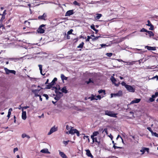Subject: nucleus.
Instances as JSON below:
<instances>
[{
	"label": "nucleus",
	"instance_id": "obj_1",
	"mask_svg": "<svg viewBox=\"0 0 158 158\" xmlns=\"http://www.w3.org/2000/svg\"><path fill=\"white\" fill-rule=\"evenodd\" d=\"M66 133L67 134H71L72 135H73L75 133H76L78 136H79L80 135L79 131L76 129H73V127H71L69 131L66 132Z\"/></svg>",
	"mask_w": 158,
	"mask_h": 158
},
{
	"label": "nucleus",
	"instance_id": "obj_2",
	"mask_svg": "<svg viewBox=\"0 0 158 158\" xmlns=\"http://www.w3.org/2000/svg\"><path fill=\"white\" fill-rule=\"evenodd\" d=\"M56 90L55 92L56 94V96L55 97V99L57 100H59L63 96V94L62 93L58 91V89L56 87H54Z\"/></svg>",
	"mask_w": 158,
	"mask_h": 158
},
{
	"label": "nucleus",
	"instance_id": "obj_3",
	"mask_svg": "<svg viewBox=\"0 0 158 158\" xmlns=\"http://www.w3.org/2000/svg\"><path fill=\"white\" fill-rule=\"evenodd\" d=\"M105 114L111 117L116 118L117 114L114 113L112 111L106 110L105 111Z\"/></svg>",
	"mask_w": 158,
	"mask_h": 158
},
{
	"label": "nucleus",
	"instance_id": "obj_4",
	"mask_svg": "<svg viewBox=\"0 0 158 158\" xmlns=\"http://www.w3.org/2000/svg\"><path fill=\"white\" fill-rule=\"evenodd\" d=\"M102 95H98L97 96L94 95L93 94H92L91 96L88 98V99H90L91 101H92L94 100H100L102 98Z\"/></svg>",
	"mask_w": 158,
	"mask_h": 158
},
{
	"label": "nucleus",
	"instance_id": "obj_5",
	"mask_svg": "<svg viewBox=\"0 0 158 158\" xmlns=\"http://www.w3.org/2000/svg\"><path fill=\"white\" fill-rule=\"evenodd\" d=\"M41 89H42V88H40V89H32V92L35 94V96H39L41 94V93L40 92V90Z\"/></svg>",
	"mask_w": 158,
	"mask_h": 158
},
{
	"label": "nucleus",
	"instance_id": "obj_6",
	"mask_svg": "<svg viewBox=\"0 0 158 158\" xmlns=\"http://www.w3.org/2000/svg\"><path fill=\"white\" fill-rule=\"evenodd\" d=\"M57 80V79L56 78H54L52 81L49 84L46 86L47 87L45 88L46 89H49L52 87V86L54 85L55 82Z\"/></svg>",
	"mask_w": 158,
	"mask_h": 158
},
{
	"label": "nucleus",
	"instance_id": "obj_7",
	"mask_svg": "<svg viewBox=\"0 0 158 158\" xmlns=\"http://www.w3.org/2000/svg\"><path fill=\"white\" fill-rule=\"evenodd\" d=\"M126 88L127 90L130 92H134L135 91V87L134 86H132L129 85H126Z\"/></svg>",
	"mask_w": 158,
	"mask_h": 158
},
{
	"label": "nucleus",
	"instance_id": "obj_8",
	"mask_svg": "<svg viewBox=\"0 0 158 158\" xmlns=\"http://www.w3.org/2000/svg\"><path fill=\"white\" fill-rule=\"evenodd\" d=\"M57 130V127H56L55 126H54L51 129L49 132L48 133V135H50L56 131Z\"/></svg>",
	"mask_w": 158,
	"mask_h": 158
},
{
	"label": "nucleus",
	"instance_id": "obj_9",
	"mask_svg": "<svg viewBox=\"0 0 158 158\" xmlns=\"http://www.w3.org/2000/svg\"><path fill=\"white\" fill-rule=\"evenodd\" d=\"M4 69L6 73L7 74H8L10 73H12L14 74H15L16 72L15 70H10L6 68H4Z\"/></svg>",
	"mask_w": 158,
	"mask_h": 158
},
{
	"label": "nucleus",
	"instance_id": "obj_10",
	"mask_svg": "<svg viewBox=\"0 0 158 158\" xmlns=\"http://www.w3.org/2000/svg\"><path fill=\"white\" fill-rule=\"evenodd\" d=\"M141 101L140 98H135L134 99L132 100L130 103L128 105V106L129 105L132 104L134 103H139Z\"/></svg>",
	"mask_w": 158,
	"mask_h": 158
},
{
	"label": "nucleus",
	"instance_id": "obj_11",
	"mask_svg": "<svg viewBox=\"0 0 158 158\" xmlns=\"http://www.w3.org/2000/svg\"><path fill=\"white\" fill-rule=\"evenodd\" d=\"M110 80L113 84H114V85L116 86H118L120 84V82H118V83L116 84L115 82L116 81V79L113 77L112 76L110 78Z\"/></svg>",
	"mask_w": 158,
	"mask_h": 158
},
{
	"label": "nucleus",
	"instance_id": "obj_12",
	"mask_svg": "<svg viewBox=\"0 0 158 158\" xmlns=\"http://www.w3.org/2000/svg\"><path fill=\"white\" fill-rule=\"evenodd\" d=\"M74 12L73 10H69L67 11L65 14V16H70L73 15Z\"/></svg>",
	"mask_w": 158,
	"mask_h": 158
},
{
	"label": "nucleus",
	"instance_id": "obj_13",
	"mask_svg": "<svg viewBox=\"0 0 158 158\" xmlns=\"http://www.w3.org/2000/svg\"><path fill=\"white\" fill-rule=\"evenodd\" d=\"M149 148H148L144 147L142 148L140 150V152H141V154H143L145 152H147L148 153L149 151Z\"/></svg>",
	"mask_w": 158,
	"mask_h": 158
},
{
	"label": "nucleus",
	"instance_id": "obj_14",
	"mask_svg": "<svg viewBox=\"0 0 158 158\" xmlns=\"http://www.w3.org/2000/svg\"><path fill=\"white\" fill-rule=\"evenodd\" d=\"M22 118L23 120H25L27 118V114L26 111L22 110Z\"/></svg>",
	"mask_w": 158,
	"mask_h": 158
},
{
	"label": "nucleus",
	"instance_id": "obj_15",
	"mask_svg": "<svg viewBox=\"0 0 158 158\" xmlns=\"http://www.w3.org/2000/svg\"><path fill=\"white\" fill-rule=\"evenodd\" d=\"M148 24H146V25L150 27V28H149V30H152L154 29V26L151 23L149 20H148L147 21Z\"/></svg>",
	"mask_w": 158,
	"mask_h": 158
},
{
	"label": "nucleus",
	"instance_id": "obj_16",
	"mask_svg": "<svg viewBox=\"0 0 158 158\" xmlns=\"http://www.w3.org/2000/svg\"><path fill=\"white\" fill-rule=\"evenodd\" d=\"M46 15L45 13H44L42 15L39 16L38 17V18L39 19H42L44 20H45L46 19Z\"/></svg>",
	"mask_w": 158,
	"mask_h": 158
},
{
	"label": "nucleus",
	"instance_id": "obj_17",
	"mask_svg": "<svg viewBox=\"0 0 158 158\" xmlns=\"http://www.w3.org/2000/svg\"><path fill=\"white\" fill-rule=\"evenodd\" d=\"M145 48H146L148 50H156V48L155 47H152L146 46H145Z\"/></svg>",
	"mask_w": 158,
	"mask_h": 158
},
{
	"label": "nucleus",
	"instance_id": "obj_18",
	"mask_svg": "<svg viewBox=\"0 0 158 158\" xmlns=\"http://www.w3.org/2000/svg\"><path fill=\"white\" fill-rule=\"evenodd\" d=\"M40 152L44 153H50V152L48 151V150L47 148L43 149L40 151Z\"/></svg>",
	"mask_w": 158,
	"mask_h": 158
},
{
	"label": "nucleus",
	"instance_id": "obj_19",
	"mask_svg": "<svg viewBox=\"0 0 158 158\" xmlns=\"http://www.w3.org/2000/svg\"><path fill=\"white\" fill-rule=\"evenodd\" d=\"M58 90H60L62 92L64 93L65 94H66L67 92V89L66 87H64L61 89H60V88L59 87L58 89Z\"/></svg>",
	"mask_w": 158,
	"mask_h": 158
},
{
	"label": "nucleus",
	"instance_id": "obj_20",
	"mask_svg": "<svg viewBox=\"0 0 158 158\" xmlns=\"http://www.w3.org/2000/svg\"><path fill=\"white\" fill-rule=\"evenodd\" d=\"M99 94H100L102 93L103 94L102 95V97H103L106 94L105 90L101 89L98 91Z\"/></svg>",
	"mask_w": 158,
	"mask_h": 158
},
{
	"label": "nucleus",
	"instance_id": "obj_21",
	"mask_svg": "<svg viewBox=\"0 0 158 158\" xmlns=\"http://www.w3.org/2000/svg\"><path fill=\"white\" fill-rule=\"evenodd\" d=\"M86 154L89 157H93V156L91 154L90 151L89 150H86Z\"/></svg>",
	"mask_w": 158,
	"mask_h": 158
},
{
	"label": "nucleus",
	"instance_id": "obj_22",
	"mask_svg": "<svg viewBox=\"0 0 158 158\" xmlns=\"http://www.w3.org/2000/svg\"><path fill=\"white\" fill-rule=\"evenodd\" d=\"M21 137L23 139L25 137L28 138V139H29L30 138V137L29 136L27 135L25 133H23L21 135Z\"/></svg>",
	"mask_w": 158,
	"mask_h": 158
},
{
	"label": "nucleus",
	"instance_id": "obj_23",
	"mask_svg": "<svg viewBox=\"0 0 158 158\" xmlns=\"http://www.w3.org/2000/svg\"><path fill=\"white\" fill-rule=\"evenodd\" d=\"M38 33H43L44 32V29L41 28V27H39L37 30Z\"/></svg>",
	"mask_w": 158,
	"mask_h": 158
},
{
	"label": "nucleus",
	"instance_id": "obj_24",
	"mask_svg": "<svg viewBox=\"0 0 158 158\" xmlns=\"http://www.w3.org/2000/svg\"><path fill=\"white\" fill-rule=\"evenodd\" d=\"M147 33H146V35H147L148 34L149 35L150 37H151L152 36H153L154 35V34L152 31H148Z\"/></svg>",
	"mask_w": 158,
	"mask_h": 158
},
{
	"label": "nucleus",
	"instance_id": "obj_25",
	"mask_svg": "<svg viewBox=\"0 0 158 158\" xmlns=\"http://www.w3.org/2000/svg\"><path fill=\"white\" fill-rule=\"evenodd\" d=\"M99 134V132L98 131H94L92 135L91 136V138H93L98 135Z\"/></svg>",
	"mask_w": 158,
	"mask_h": 158
},
{
	"label": "nucleus",
	"instance_id": "obj_26",
	"mask_svg": "<svg viewBox=\"0 0 158 158\" xmlns=\"http://www.w3.org/2000/svg\"><path fill=\"white\" fill-rule=\"evenodd\" d=\"M38 66L39 67V69L40 71V73L43 75H44L45 74V73H42V65L39 64Z\"/></svg>",
	"mask_w": 158,
	"mask_h": 158
},
{
	"label": "nucleus",
	"instance_id": "obj_27",
	"mask_svg": "<svg viewBox=\"0 0 158 158\" xmlns=\"http://www.w3.org/2000/svg\"><path fill=\"white\" fill-rule=\"evenodd\" d=\"M59 151V154L63 158H66V156L65 155L63 152H61L60 151Z\"/></svg>",
	"mask_w": 158,
	"mask_h": 158
},
{
	"label": "nucleus",
	"instance_id": "obj_28",
	"mask_svg": "<svg viewBox=\"0 0 158 158\" xmlns=\"http://www.w3.org/2000/svg\"><path fill=\"white\" fill-rule=\"evenodd\" d=\"M115 94L116 96H120L122 94V92L120 90L118 92V93Z\"/></svg>",
	"mask_w": 158,
	"mask_h": 158
},
{
	"label": "nucleus",
	"instance_id": "obj_29",
	"mask_svg": "<svg viewBox=\"0 0 158 158\" xmlns=\"http://www.w3.org/2000/svg\"><path fill=\"white\" fill-rule=\"evenodd\" d=\"M61 78L62 80H67V77H65L63 74H61Z\"/></svg>",
	"mask_w": 158,
	"mask_h": 158
},
{
	"label": "nucleus",
	"instance_id": "obj_30",
	"mask_svg": "<svg viewBox=\"0 0 158 158\" xmlns=\"http://www.w3.org/2000/svg\"><path fill=\"white\" fill-rule=\"evenodd\" d=\"M102 16V15L100 14H97L95 17L96 19H99Z\"/></svg>",
	"mask_w": 158,
	"mask_h": 158
},
{
	"label": "nucleus",
	"instance_id": "obj_31",
	"mask_svg": "<svg viewBox=\"0 0 158 158\" xmlns=\"http://www.w3.org/2000/svg\"><path fill=\"white\" fill-rule=\"evenodd\" d=\"M92 139L93 143H94L95 142H98V140L97 137H93V138H91Z\"/></svg>",
	"mask_w": 158,
	"mask_h": 158
},
{
	"label": "nucleus",
	"instance_id": "obj_32",
	"mask_svg": "<svg viewBox=\"0 0 158 158\" xmlns=\"http://www.w3.org/2000/svg\"><path fill=\"white\" fill-rule=\"evenodd\" d=\"M73 4L76 6H80L81 5V4L79 3H78L77 1H75L73 2Z\"/></svg>",
	"mask_w": 158,
	"mask_h": 158
},
{
	"label": "nucleus",
	"instance_id": "obj_33",
	"mask_svg": "<svg viewBox=\"0 0 158 158\" xmlns=\"http://www.w3.org/2000/svg\"><path fill=\"white\" fill-rule=\"evenodd\" d=\"M158 96V92H156L155 93V95H152V97L154 99V98H156Z\"/></svg>",
	"mask_w": 158,
	"mask_h": 158
},
{
	"label": "nucleus",
	"instance_id": "obj_34",
	"mask_svg": "<svg viewBox=\"0 0 158 158\" xmlns=\"http://www.w3.org/2000/svg\"><path fill=\"white\" fill-rule=\"evenodd\" d=\"M84 44V43L83 42H81V44H80L78 46H77L78 48H82L83 45Z\"/></svg>",
	"mask_w": 158,
	"mask_h": 158
},
{
	"label": "nucleus",
	"instance_id": "obj_35",
	"mask_svg": "<svg viewBox=\"0 0 158 158\" xmlns=\"http://www.w3.org/2000/svg\"><path fill=\"white\" fill-rule=\"evenodd\" d=\"M85 2L87 3L94 4V2L93 1H90V0H86Z\"/></svg>",
	"mask_w": 158,
	"mask_h": 158
},
{
	"label": "nucleus",
	"instance_id": "obj_36",
	"mask_svg": "<svg viewBox=\"0 0 158 158\" xmlns=\"http://www.w3.org/2000/svg\"><path fill=\"white\" fill-rule=\"evenodd\" d=\"M152 135L158 137V134L156 132H153L152 133Z\"/></svg>",
	"mask_w": 158,
	"mask_h": 158
},
{
	"label": "nucleus",
	"instance_id": "obj_37",
	"mask_svg": "<svg viewBox=\"0 0 158 158\" xmlns=\"http://www.w3.org/2000/svg\"><path fill=\"white\" fill-rule=\"evenodd\" d=\"M121 85H122V86H124L125 87V88L126 87V85H128L127 84H126V83L124 81H123L121 83Z\"/></svg>",
	"mask_w": 158,
	"mask_h": 158
},
{
	"label": "nucleus",
	"instance_id": "obj_38",
	"mask_svg": "<svg viewBox=\"0 0 158 158\" xmlns=\"http://www.w3.org/2000/svg\"><path fill=\"white\" fill-rule=\"evenodd\" d=\"M73 30L72 29H70L69 31L67 32V35H69L72 34Z\"/></svg>",
	"mask_w": 158,
	"mask_h": 158
},
{
	"label": "nucleus",
	"instance_id": "obj_39",
	"mask_svg": "<svg viewBox=\"0 0 158 158\" xmlns=\"http://www.w3.org/2000/svg\"><path fill=\"white\" fill-rule=\"evenodd\" d=\"M24 23L25 24V25L27 26H29L30 24V22H28L27 21H26L24 22Z\"/></svg>",
	"mask_w": 158,
	"mask_h": 158
},
{
	"label": "nucleus",
	"instance_id": "obj_40",
	"mask_svg": "<svg viewBox=\"0 0 158 158\" xmlns=\"http://www.w3.org/2000/svg\"><path fill=\"white\" fill-rule=\"evenodd\" d=\"M140 31L141 32H147L148 30L144 28H143L140 30Z\"/></svg>",
	"mask_w": 158,
	"mask_h": 158
},
{
	"label": "nucleus",
	"instance_id": "obj_41",
	"mask_svg": "<svg viewBox=\"0 0 158 158\" xmlns=\"http://www.w3.org/2000/svg\"><path fill=\"white\" fill-rule=\"evenodd\" d=\"M69 140H68L67 141H63V143L65 145V146H66L68 144L69 142Z\"/></svg>",
	"mask_w": 158,
	"mask_h": 158
},
{
	"label": "nucleus",
	"instance_id": "obj_42",
	"mask_svg": "<svg viewBox=\"0 0 158 158\" xmlns=\"http://www.w3.org/2000/svg\"><path fill=\"white\" fill-rule=\"evenodd\" d=\"M100 45L101 46V48H105L106 47L108 46V45H106L105 44H101Z\"/></svg>",
	"mask_w": 158,
	"mask_h": 158
},
{
	"label": "nucleus",
	"instance_id": "obj_43",
	"mask_svg": "<svg viewBox=\"0 0 158 158\" xmlns=\"http://www.w3.org/2000/svg\"><path fill=\"white\" fill-rule=\"evenodd\" d=\"M113 54L111 53H106V55L109 57H110Z\"/></svg>",
	"mask_w": 158,
	"mask_h": 158
},
{
	"label": "nucleus",
	"instance_id": "obj_44",
	"mask_svg": "<svg viewBox=\"0 0 158 158\" xmlns=\"http://www.w3.org/2000/svg\"><path fill=\"white\" fill-rule=\"evenodd\" d=\"M134 62L132 61V62H127L126 63H127V64L128 65H132L134 64Z\"/></svg>",
	"mask_w": 158,
	"mask_h": 158
},
{
	"label": "nucleus",
	"instance_id": "obj_45",
	"mask_svg": "<svg viewBox=\"0 0 158 158\" xmlns=\"http://www.w3.org/2000/svg\"><path fill=\"white\" fill-rule=\"evenodd\" d=\"M71 127H73L71 126H69L68 125H66V129L68 130H70V129L71 128Z\"/></svg>",
	"mask_w": 158,
	"mask_h": 158
},
{
	"label": "nucleus",
	"instance_id": "obj_46",
	"mask_svg": "<svg viewBox=\"0 0 158 158\" xmlns=\"http://www.w3.org/2000/svg\"><path fill=\"white\" fill-rule=\"evenodd\" d=\"M2 17L0 20V21H3L5 19V16H4V15H2Z\"/></svg>",
	"mask_w": 158,
	"mask_h": 158
},
{
	"label": "nucleus",
	"instance_id": "obj_47",
	"mask_svg": "<svg viewBox=\"0 0 158 158\" xmlns=\"http://www.w3.org/2000/svg\"><path fill=\"white\" fill-rule=\"evenodd\" d=\"M113 147L114 148V149H116V148H122V147L116 146L115 145H113Z\"/></svg>",
	"mask_w": 158,
	"mask_h": 158
},
{
	"label": "nucleus",
	"instance_id": "obj_48",
	"mask_svg": "<svg viewBox=\"0 0 158 158\" xmlns=\"http://www.w3.org/2000/svg\"><path fill=\"white\" fill-rule=\"evenodd\" d=\"M43 96H44V97H45L46 98V99L47 100H48V95L47 94H44L43 95Z\"/></svg>",
	"mask_w": 158,
	"mask_h": 158
},
{
	"label": "nucleus",
	"instance_id": "obj_49",
	"mask_svg": "<svg viewBox=\"0 0 158 158\" xmlns=\"http://www.w3.org/2000/svg\"><path fill=\"white\" fill-rule=\"evenodd\" d=\"M105 132L106 134H108V132H107V128H105L103 130V131L102 132Z\"/></svg>",
	"mask_w": 158,
	"mask_h": 158
},
{
	"label": "nucleus",
	"instance_id": "obj_50",
	"mask_svg": "<svg viewBox=\"0 0 158 158\" xmlns=\"http://www.w3.org/2000/svg\"><path fill=\"white\" fill-rule=\"evenodd\" d=\"M18 148H15L14 149V152L15 153L16 152H17L18 151Z\"/></svg>",
	"mask_w": 158,
	"mask_h": 158
},
{
	"label": "nucleus",
	"instance_id": "obj_51",
	"mask_svg": "<svg viewBox=\"0 0 158 158\" xmlns=\"http://www.w3.org/2000/svg\"><path fill=\"white\" fill-rule=\"evenodd\" d=\"M147 129L148 130L151 132V134L153 132L152 131V129H151V128L150 127H148L147 128Z\"/></svg>",
	"mask_w": 158,
	"mask_h": 158
},
{
	"label": "nucleus",
	"instance_id": "obj_52",
	"mask_svg": "<svg viewBox=\"0 0 158 158\" xmlns=\"http://www.w3.org/2000/svg\"><path fill=\"white\" fill-rule=\"evenodd\" d=\"M29 108V106H26L22 107V110H24V109H26L27 108Z\"/></svg>",
	"mask_w": 158,
	"mask_h": 158
},
{
	"label": "nucleus",
	"instance_id": "obj_53",
	"mask_svg": "<svg viewBox=\"0 0 158 158\" xmlns=\"http://www.w3.org/2000/svg\"><path fill=\"white\" fill-rule=\"evenodd\" d=\"M91 82H93V81L90 79H89V81H86V83L87 84H89V83Z\"/></svg>",
	"mask_w": 158,
	"mask_h": 158
},
{
	"label": "nucleus",
	"instance_id": "obj_54",
	"mask_svg": "<svg viewBox=\"0 0 158 158\" xmlns=\"http://www.w3.org/2000/svg\"><path fill=\"white\" fill-rule=\"evenodd\" d=\"M91 28L94 31L95 30L94 26V25L91 26Z\"/></svg>",
	"mask_w": 158,
	"mask_h": 158
},
{
	"label": "nucleus",
	"instance_id": "obj_55",
	"mask_svg": "<svg viewBox=\"0 0 158 158\" xmlns=\"http://www.w3.org/2000/svg\"><path fill=\"white\" fill-rule=\"evenodd\" d=\"M91 38V37L90 36H87V38L86 40V41H89V40Z\"/></svg>",
	"mask_w": 158,
	"mask_h": 158
},
{
	"label": "nucleus",
	"instance_id": "obj_56",
	"mask_svg": "<svg viewBox=\"0 0 158 158\" xmlns=\"http://www.w3.org/2000/svg\"><path fill=\"white\" fill-rule=\"evenodd\" d=\"M149 100L151 102H152L154 101V99L152 98V97L150 98H149Z\"/></svg>",
	"mask_w": 158,
	"mask_h": 158
},
{
	"label": "nucleus",
	"instance_id": "obj_57",
	"mask_svg": "<svg viewBox=\"0 0 158 158\" xmlns=\"http://www.w3.org/2000/svg\"><path fill=\"white\" fill-rule=\"evenodd\" d=\"M156 78H157V80H158V76H157V75H156L155 76H154V77H153L152 79H155Z\"/></svg>",
	"mask_w": 158,
	"mask_h": 158
},
{
	"label": "nucleus",
	"instance_id": "obj_58",
	"mask_svg": "<svg viewBox=\"0 0 158 158\" xmlns=\"http://www.w3.org/2000/svg\"><path fill=\"white\" fill-rule=\"evenodd\" d=\"M10 60H19V58H10L9 59Z\"/></svg>",
	"mask_w": 158,
	"mask_h": 158
},
{
	"label": "nucleus",
	"instance_id": "obj_59",
	"mask_svg": "<svg viewBox=\"0 0 158 158\" xmlns=\"http://www.w3.org/2000/svg\"><path fill=\"white\" fill-rule=\"evenodd\" d=\"M6 10H5L3 12V14H2V15H4L5 16V15H6Z\"/></svg>",
	"mask_w": 158,
	"mask_h": 158
},
{
	"label": "nucleus",
	"instance_id": "obj_60",
	"mask_svg": "<svg viewBox=\"0 0 158 158\" xmlns=\"http://www.w3.org/2000/svg\"><path fill=\"white\" fill-rule=\"evenodd\" d=\"M11 114V113H10V112H8V114L7 117L8 118H9L10 117Z\"/></svg>",
	"mask_w": 158,
	"mask_h": 158
},
{
	"label": "nucleus",
	"instance_id": "obj_61",
	"mask_svg": "<svg viewBox=\"0 0 158 158\" xmlns=\"http://www.w3.org/2000/svg\"><path fill=\"white\" fill-rule=\"evenodd\" d=\"M111 98H112L114 96V97L116 96L115 94H111Z\"/></svg>",
	"mask_w": 158,
	"mask_h": 158
},
{
	"label": "nucleus",
	"instance_id": "obj_62",
	"mask_svg": "<svg viewBox=\"0 0 158 158\" xmlns=\"http://www.w3.org/2000/svg\"><path fill=\"white\" fill-rule=\"evenodd\" d=\"M44 117V114H43L39 116V118H41L42 117Z\"/></svg>",
	"mask_w": 158,
	"mask_h": 158
},
{
	"label": "nucleus",
	"instance_id": "obj_63",
	"mask_svg": "<svg viewBox=\"0 0 158 158\" xmlns=\"http://www.w3.org/2000/svg\"><path fill=\"white\" fill-rule=\"evenodd\" d=\"M89 137L88 136H84L83 137L84 139H85V138L88 139Z\"/></svg>",
	"mask_w": 158,
	"mask_h": 158
},
{
	"label": "nucleus",
	"instance_id": "obj_64",
	"mask_svg": "<svg viewBox=\"0 0 158 158\" xmlns=\"http://www.w3.org/2000/svg\"><path fill=\"white\" fill-rule=\"evenodd\" d=\"M12 108H10L9 109V110L8 112L11 113V112L12 111Z\"/></svg>",
	"mask_w": 158,
	"mask_h": 158
}]
</instances>
